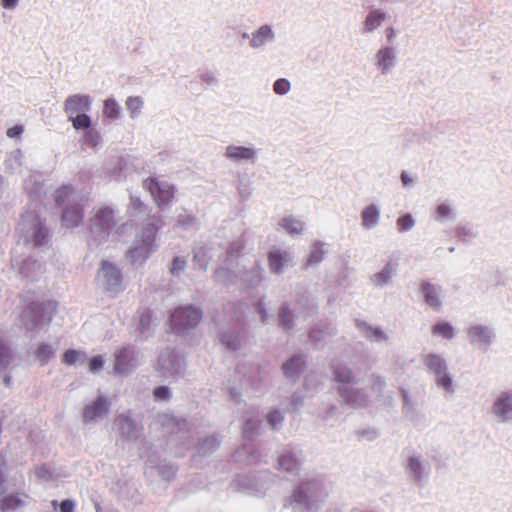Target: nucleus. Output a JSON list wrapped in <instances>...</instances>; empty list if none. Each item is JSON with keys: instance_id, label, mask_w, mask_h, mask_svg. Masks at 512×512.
I'll use <instances>...</instances> for the list:
<instances>
[{"instance_id": "nucleus-47", "label": "nucleus", "mask_w": 512, "mask_h": 512, "mask_svg": "<svg viewBox=\"0 0 512 512\" xmlns=\"http://www.w3.org/2000/svg\"><path fill=\"white\" fill-rule=\"evenodd\" d=\"M186 266V260L181 257H175L172 263L171 272L177 273L184 270Z\"/></svg>"}, {"instance_id": "nucleus-50", "label": "nucleus", "mask_w": 512, "mask_h": 512, "mask_svg": "<svg viewBox=\"0 0 512 512\" xmlns=\"http://www.w3.org/2000/svg\"><path fill=\"white\" fill-rule=\"evenodd\" d=\"M451 213V209L449 207V205L443 203V204H440L437 208V215L439 218H446L450 215Z\"/></svg>"}, {"instance_id": "nucleus-36", "label": "nucleus", "mask_w": 512, "mask_h": 512, "mask_svg": "<svg viewBox=\"0 0 512 512\" xmlns=\"http://www.w3.org/2000/svg\"><path fill=\"white\" fill-rule=\"evenodd\" d=\"M280 325L284 329H290L292 327V314L287 306H283L279 314Z\"/></svg>"}, {"instance_id": "nucleus-39", "label": "nucleus", "mask_w": 512, "mask_h": 512, "mask_svg": "<svg viewBox=\"0 0 512 512\" xmlns=\"http://www.w3.org/2000/svg\"><path fill=\"white\" fill-rule=\"evenodd\" d=\"M100 139V135L97 131L88 129L84 134V143L90 147H95L98 145Z\"/></svg>"}, {"instance_id": "nucleus-38", "label": "nucleus", "mask_w": 512, "mask_h": 512, "mask_svg": "<svg viewBox=\"0 0 512 512\" xmlns=\"http://www.w3.org/2000/svg\"><path fill=\"white\" fill-rule=\"evenodd\" d=\"M414 225V220L410 214H406L397 220V228L400 232L410 230Z\"/></svg>"}, {"instance_id": "nucleus-23", "label": "nucleus", "mask_w": 512, "mask_h": 512, "mask_svg": "<svg viewBox=\"0 0 512 512\" xmlns=\"http://www.w3.org/2000/svg\"><path fill=\"white\" fill-rule=\"evenodd\" d=\"M315 482H306L302 483L293 493L294 501L297 503H307L308 500V492L312 490V488L316 487Z\"/></svg>"}, {"instance_id": "nucleus-60", "label": "nucleus", "mask_w": 512, "mask_h": 512, "mask_svg": "<svg viewBox=\"0 0 512 512\" xmlns=\"http://www.w3.org/2000/svg\"><path fill=\"white\" fill-rule=\"evenodd\" d=\"M261 280H262V276H261V272H260V271L256 272V273L253 275V277L251 278V281H252L255 285L259 284V283L261 282Z\"/></svg>"}, {"instance_id": "nucleus-28", "label": "nucleus", "mask_w": 512, "mask_h": 512, "mask_svg": "<svg viewBox=\"0 0 512 512\" xmlns=\"http://www.w3.org/2000/svg\"><path fill=\"white\" fill-rule=\"evenodd\" d=\"M68 119L72 122V126L76 130H88L91 126V119L88 115H86V113L69 116Z\"/></svg>"}, {"instance_id": "nucleus-15", "label": "nucleus", "mask_w": 512, "mask_h": 512, "mask_svg": "<svg viewBox=\"0 0 512 512\" xmlns=\"http://www.w3.org/2000/svg\"><path fill=\"white\" fill-rule=\"evenodd\" d=\"M494 412L496 415L507 420L512 417V398L507 394H502L494 403Z\"/></svg>"}, {"instance_id": "nucleus-19", "label": "nucleus", "mask_w": 512, "mask_h": 512, "mask_svg": "<svg viewBox=\"0 0 512 512\" xmlns=\"http://www.w3.org/2000/svg\"><path fill=\"white\" fill-rule=\"evenodd\" d=\"M272 37L273 32L271 28L265 25L258 29V31L253 35L250 43L253 47H258L265 44L268 40L272 39Z\"/></svg>"}, {"instance_id": "nucleus-1", "label": "nucleus", "mask_w": 512, "mask_h": 512, "mask_svg": "<svg viewBox=\"0 0 512 512\" xmlns=\"http://www.w3.org/2000/svg\"><path fill=\"white\" fill-rule=\"evenodd\" d=\"M158 229V226L153 223H149L141 229L133 246L126 253L132 264H143L156 250Z\"/></svg>"}, {"instance_id": "nucleus-9", "label": "nucleus", "mask_w": 512, "mask_h": 512, "mask_svg": "<svg viewBox=\"0 0 512 512\" xmlns=\"http://www.w3.org/2000/svg\"><path fill=\"white\" fill-rule=\"evenodd\" d=\"M109 410V403L103 397L99 396L93 403L86 405L83 411V420L91 422L97 418L103 417Z\"/></svg>"}, {"instance_id": "nucleus-25", "label": "nucleus", "mask_w": 512, "mask_h": 512, "mask_svg": "<svg viewBox=\"0 0 512 512\" xmlns=\"http://www.w3.org/2000/svg\"><path fill=\"white\" fill-rule=\"evenodd\" d=\"M385 14L379 11H372L368 14L364 27L366 32H370L380 26L381 22L384 20Z\"/></svg>"}, {"instance_id": "nucleus-20", "label": "nucleus", "mask_w": 512, "mask_h": 512, "mask_svg": "<svg viewBox=\"0 0 512 512\" xmlns=\"http://www.w3.org/2000/svg\"><path fill=\"white\" fill-rule=\"evenodd\" d=\"M396 269V265L393 263H388L384 269L373 276V282L377 286H382L391 279L393 272Z\"/></svg>"}, {"instance_id": "nucleus-22", "label": "nucleus", "mask_w": 512, "mask_h": 512, "mask_svg": "<svg viewBox=\"0 0 512 512\" xmlns=\"http://www.w3.org/2000/svg\"><path fill=\"white\" fill-rule=\"evenodd\" d=\"M305 365V361L302 357H293L288 362L283 364V371L287 376H293L297 374Z\"/></svg>"}, {"instance_id": "nucleus-21", "label": "nucleus", "mask_w": 512, "mask_h": 512, "mask_svg": "<svg viewBox=\"0 0 512 512\" xmlns=\"http://www.w3.org/2000/svg\"><path fill=\"white\" fill-rule=\"evenodd\" d=\"M279 225L291 235L299 234L303 230V223L293 217H284Z\"/></svg>"}, {"instance_id": "nucleus-56", "label": "nucleus", "mask_w": 512, "mask_h": 512, "mask_svg": "<svg viewBox=\"0 0 512 512\" xmlns=\"http://www.w3.org/2000/svg\"><path fill=\"white\" fill-rule=\"evenodd\" d=\"M244 249V243L242 242H237V243H234L231 247V252L230 254L232 253H236V254H240V252Z\"/></svg>"}, {"instance_id": "nucleus-49", "label": "nucleus", "mask_w": 512, "mask_h": 512, "mask_svg": "<svg viewBox=\"0 0 512 512\" xmlns=\"http://www.w3.org/2000/svg\"><path fill=\"white\" fill-rule=\"evenodd\" d=\"M59 508L61 512H74L75 503L70 499H66L61 502Z\"/></svg>"}, {"instance_id": "nucleus-35", "label": "nucleus", "mask_w": 512, "mask_h": 512, "mask_svg": "<svg viewBox=\"0 0 512 512\" xmlns=\"http://www.w3.org/2000/svg\"><path fill=\"white\" fill-rule=\"evenodd\" d=\"M12 358L10 349L0 339V369H5Z\"/></svg>"}, {"instance_id": "nucleus-45", "label": "nucleus", "mask_w": 512, "mask_h": 512, "mask_svg": "<svg viewBox=\"0 0 512 512\" xmlns=\"http://www.w3.org/2000/svg\"><path fill=\"white\" fill-rule=\"evenodd\" d=\"M47 237V231L44 228H39L35 233L33 237L34 245L40 246L42 245Z\"/></svg>"}, {"instance_id": "nucleus-33", "label": "nucleus", "mask_w": 512, "mask_h": 512, "mask_svg": "<svg viewBox=\"0 0 512 512\" xmlns=\"http://www.w3.org/2000/svg\"><path fill=\"white\" fill-rule=\"evenodd\" d=\"M104 114L106 117L115 119L119 115V106L114 99H108L105 101Z\"/></svg>"}, {"instance_id": "nucleus-43", "label": "nucleus", "mask_w": 512, "mask_h": 512, "mask_svg": "<svg viewBox=\"0 0 512 512\" xmlns=\"http://www.w3.org/2000/svg\"><path fill=\"white\" fill-rule=\"evenodd\" d=\"M284 417L282 413L278 410L271 411L267 415L268 423L271 425L272 428H275L278 424H280L283 421Z\"/></svg>"}, {"instance_id": "nucleus-59", "label": "nucleus", "mask_w": 512, "mask_h": 512, "mask_svg": "<svg viewBox=\"0 0 512 512\" xmlns=\"http://www.w3.org/2000/svg\"><path fill=\"white\" fill-rule=\"evenodd\" d=\"M401 180L403 185L405 186L412 182V179L408 176V174L405 171L401 173Z\"/></svg>"}, {"instance_id": "nucleus-27", "label": "nucleus", "mask_w": 512, "mask_h": 512, "mask_svg": "<svg viewBox=\"0 0 512 512\" xmlns=\"http://www.w3.org/2000/svg\"><path fill=\"white\" fill-rule=\"evenodd\" d=\"M432 333L445 339H451L454 336V329L448 322H439L432 327Z\"/></svg>"}, {"instance_id": "nucleus-42", "label": "nucleus", "mask_w": 512, "mask_h": 512, "mask_svg": "<svg viewBox=\"0 0 512 512\" xmlns=\"http://www.w3.org/2000/svg\"><path fill=\"white\" fill-rule=\"evenodd\" d=\"M80 353L74 349L67 350L62 356V362L66 365H73L79 359Z\"/></svg>"}, {"instance_id": "nucleus-61", "label": "nucleus", "mask_w": 512, "mask_h": 512, "mask_svg": "<svg viewBox=\"0 0 512 512\" xmlns=\"http://www.w3.org/2000/svg\"><path fill=\"white\" fill-rule=\"evenodd\" d=\"M386 35H387V38L388 40H392V38L394 37L395 33H394V29L393 28H388L386 30Z\"/></svg>"}, {"instance_id": "nucleus-16", "label": "nucleus", "mask_w": 512, "mask_h": 512, "mask_svg": "<svg viewBox=\"0 0 512 512\" xmlns=\"http://www.w3.org/2000/svg\"><path fill=\"white\" fill-rule=\"evenodd\" d=\"M254 155L255 153L251 148L243 146H228L226 148V156L235 161L253 159Z\"/></svg>"}, {"instance_id": "nucleus-57", "label": "nucleus", "mask_w": 512, "mask_h": 512, "mask_svg": "<svg viewBox=\"0 0 512 512\" xmlns=\"http://www.w3.org/2000/svg\"><path fill=\"white\" fill-rule=\"evenodd\" d=\"M310 339L314 342L319 341L322 338V331L312 330L309 335Z\"/></svg>"}, {"instance_id": "nucleus-63", "label": "nucleus", "mask_w": 512, "mask_h": 512, "mask_svg": "<svg viewBox=\"0 0 512 512\" xmlns=\"http://www.w3.org/2000/svg\"><path fill=\"white\" fill-rule=\"evenodd\" d=\"M249 425H250V421H248V422L246 423V426H245V428H244V433H245V434H247V433H248Z\"/></svg>"}, {"instance_id": "nucleus-7", "label": "nucleus", "mask_w": 512, "mask_h": 512, "mask_svg": "<svg viewBox=\"0 0 512 512\" xmlns=\"http://www.w3.org/2000/svg\"><path fill=\"white\" fill-rule=\"evenodd\" d=\"M424 363L435 374L438 385L444 387L447 391H451L452 379L446 373L444 360L437 354H429L425 356Z\"/></svg>"}, {"instance_id": "nucleus-3", "label": "nucleus", "mask_w": 512, "mask_h": 512, "mask_svg": "<svg viewBox=\"0 0 512 512\" xmlns=\"http://www.w3.org/2000/svg\"><path fill=\"white\" fill-rule=\"evenodd\" d=\"M97 281L101 288L111 295H115L123 290L121 271L114 264L106 260L101 262Z\"/></svg>"}, {"instance_id": "nucleus-37", "label": "nucleus", "mask_w": 512, "mask_h": 512, "mask_svg": "<svg viewBox=\"0 0 512 512\" xmlns=\"http://www.w3.org/2000/svg\"><path fill=\"white\" fill-rule=\"evenodd\" d=\"M324 255V251L322 249V246L319 244H314L312 246L309 258H308V264H316L319 263Z\"/></svg>"}, {"instance_id": "nucleus-11", "label": "nucleus", "mask_w": 512, "mask_h": 512, "mask_svg": "<svg viewBox=\"0 0 512 512\" xmlns=\"http://www.w3.org/2000/svg\"><path fill=\"white\" fill-rule=\"evenodd\" d=\"M135 356L130 348H122L115 354L114 369L120 373H128L135 367Z\"/></svg>"}, {"instance_id": "nucleus-13", "label": "nucleus", "mask_w": 512, "mask_h": 512, "mask_svg": "<svg viewBox=\"0 0 512 512\" xmlns=\"http://www.w3.org/2000/svg\"><path fill=\"white\" fill-rule=\"evenodd\" d=\"M421 291L424 295L425 302L427 305H429L431 308L435 310H439L441 307V301H440V288L429 283V282H422L421 283Z\"/></svg>"}, {"instance_id": "nucleus-24", "label": "nucleus", "mask_w": 512, "mask_h": 512, "mask_svg": "<svg viewBox=\"0 0 512 512\" xmlns=\"http://www.w3.org/2000/svg\"><path fill=\"white\" fill-rule=\"evenodd\" d=\"M54 349L51 345L47 343H42L38 346L35 351V357L41 363V365H45L48 361L53 357Z\"/></svg>"}, {"instance_id": "nucleus-17", "label": "nucleus", "mask_w": 512, "mask_h": 512, "mask_svg": "<svg viewBox=\"0 0 512 512\" xmlns=\"http://www.w3.org/2000/svg\"><path fill=\"white\" fill-rule=\"evenodd\" d=\"M361 218H362V224L364 227H366V228L374 227L375 225H377V223L379 221L378 208L374 204L367 206L363 210Z\"/></svg>"}, {"instance_id": "nucleus-55", "label": "nucleus", "mask_w": 512, "mask_h": 512, "mask_svg": "<svg viewBox=\"0 0 512 512\" xmlns=\"http://www.w3.org/2000/svg\"><path fill=\"white\" fill-rule=\"evenodd\" d=\"M18 0H1V5L6 9H13L16 7Z\"/></svg>"}, {"instance_id": "nucleus-18", "label": "nucleus", "mask_w": 512, "mask_h": 512, "mask_svg": "<svg viewBox=\"0 0 512 512\" xmlns=\"http://www.w3.org/2000/svg\"><path fill=\"white\" fill-rule=\"evenodd\" d=\"M341 397L352 406H359L365 402V398L358 390H348L346 388H339Z\"/></svg>"}, {"instance_id": "nucleus-62", "label": "nucleus", "mask_w": 512, "mask_h": 512, "mask_svg": "<svg viewBox=\"0 0 512 512\" xmlns=\"http://www.w3.org/2000/svg\"><path fill=\"white\" fill-rule=\"evenodd\" d=\"M258 310H259V313L261 314L262 320L264 321L266 319V314H265L262 304H259Z\"/></svg>"}, {"instance_id": "nucleus-46", "label": "nucleus", "mask_w": 512, "mask_h": 512, "mask_svg": "<svg viewBox=\"0 0 512 512\" xmlns=\"http://www.w3.org/2000/svg\"><path fill=\"white\" fill-rule=\"evenodd\" d=\"M104 365L102 356H95L89 362V371L96 372L100 370Z\"/></svg>"}, {"instance_id": "nucleus-14", "label": "nucleus", "mask_w": 512, "mask_h": 512, "mask_svg": "<svg viewBox=\"0 0 512 512\" xmlns=\"http://www.w3.org/2000/svg\"><path fill=\"white\" fill-rule=\"evenodd\" d=\"M470 342L479 345H488L491 342V333L487 327L475 325L468 329Z\"/></svg>"}, {"instance_id": "nucleus-2", "label": "nucleus", "mask_w": 512, "mask_h": 512, "mask_svg": "<svg viewBox=\"0 0 512 512\" xmlns=\"http://www.w3.org/2000/svg\"><path fill=\"white\" fill-rule=\"evenodd\" d=\"M57 310V303H32L22 312V321L28 330H33L40 324H49Z\"/></svg>"}, {"instance_id": "nucleus-6", "label": "nucleus", "mask_w": 512, "mask_h": 512, "mask_svg": "<svg viewBox=\"0 0 512 512\" xmlns=\"http://www.w3.org/2000/svg\"><path fill=\"white\" fill-rule=\"evenodd\" d=\"M114 210L108 206H102L95 209L90 219V229L92 232L107 235L115 224Z\"/></svg>"}, {"instance_id": "nucleus-5", "label": "nucleus", "mask_w": 512, "mask_h": 512, "mask_svg": "<svg viewBox=\"0 0 512 512\" xmlns=\"http://www.w3.org/2000/svg\"><path fill=\"white\" fill-rule=\"evenodd\" d=\"M143 187L150 193L159 208L169 205L174 198L175 186L162 183L156 177H148L145 179L143 181Z\"/></svg>"}, {"instance_id": "nucleus-64", "label": "nucleus", "mask_w": 512, "mask_h": 512, "mask_svg": "<svg viewBox=\"0 0 512 512\" xmlns=\"http://www.w3.org/2000/svg\"><path fill=\"white\" fill-rule=\"evenodd\" d=\"M51 504H52V506H53V508H54V509H56V508H57V506H58V502H57V500H53V501L51 502Z\"/></svg>"}, {"instance_id": "nucleus-41", "label": "nucleus", "mask_w": 512, "mask_h": 512, "mask_svg": "<svg viewBox=\"0 0 512 512\" xmlns=\"http://www.w3.org/2000/svg\"><path fill=\"white\" fill-rule=\"evenodd\" d=\"M142 105L143 102L139 97H129L126 101V106L131 111L132 116L141 109Z\"/></svg>"}, {"instance_id": "nucleus-31", "label": "nucleus", "mask_w": 512, "mask_h": 512, "mask_svg": "<svg viewBox=\"0 0 512 512\" xmlns=\"http://www.w3.org/2000/svg\"><path fill=\"white\" fill-rule=\"evenodd\" d=\"M22 504L21 499L17 495H9L3 498L0 502V510L2 512H7L10 510H15Z\"/></svg>"}, {"instance_id": "nucleus-51", "label": "nucleus", "mask_w": 512, "mask_h": 512, "mask_svg": "<svg viewBox=\"0 0 512 512\" xmlns=\"http://www.w3.org/2000/svg\"><path fill=\"white\" fill-rule=\"evenodd\" d=\"M150 322H151V313H150V311H146L140 317V325H141L142 329L149 327Z\"/></svg>"}, {"instance_id": "nucleus-40", "label": "nucleus", "mask_w": 512, "mask_h": 512, "mask_svg": "<svg viewBox=\"0 0 512 512\" xmlns=\"http://www.w3.org/2000/svg\"><path fill=\"white\" fill-rule=\"evenodd\" d=\"M276 94L284 95L290 90V82L284 78L278 79L273 85Z\"/></svg>"}, {"instance_id": "nucleus-52", "label": "nucleus", "mask_w": 512, "mask_h": 512, "mask_svg": "<svg viewBox=\"0 0 512 512\" xmlns=\"http://www.w3.org/2000/svg\"><path fill=\"white\" fill-rule=\"evenodd\" d=\"M369 331H370V334H368V337H370V338H373L375 340L386 339L383 331H381L378 328H375V329L370 328Z\"/></svg>"}, {"instance_id": "nucleus-44", "label": "nucleus", "mask_w": 512, "mask_h": 512, "mask_svg": "<svg viewBox=\"0 0 512 512\" xmlns=\"http://www.w3.org/2000/svg\"><path fill=\"white\" fill-rule=\"evenodd\" d=\"M222 342L226 345L227 348L231 350H236L240 346V341L238 336H222Z\"/></svg>"}, {"instance_id": "nucleus-12", "label": "nucleus", "mask_w": 512, "mask_h": 512, "mask_svg": "<svg viewBox=\"0 0 512 512\" xmlns=\"http://www.w3.org/2000/svg\"><path fill=\"white\" fill-rule=\"evenodd\" d=\"M267 259L270 270L278 274L282 272L283 267L287 264L289 256L286 251L275 248L269 251Z\"/></svg>"}, {"instance_id": "nucleus-48", "label": "nucleus", "mask_w": 512, "mask_h": 512, "mask_svg": "<svg viewBox=\"0 0 512 512\" xmlns=\"http://www.w3.org/2000/svg\"><path fill=\"white\" fill-rule=\"evenodd\" d=\"M154 396L160 400L168 399L170 396L169 389L166 386H159L154 390Z\"/></svg>"}, {"instance_id": "nucleus-29", "label": "nucleus", "mask_w": 512, "mask_h": 512, "mask_svg": "<svg viewBox=\"0 0 512 512\" xmlns=\"http://www.w3.org/2000/svg\"><path fill=\"white\" fill-rule=\"evenodd\" d=\"M279 467L287 472L297 471L299 463L296 458L290 454L282 455L279 458Z\"/></svg>"}, {"instance_id": "nucleus-26", "label": "nucleus", "mask_w": 512, "mask_h": 512, "mask_svg": "<svg viewBox=\"0 0 512 512\" xmlns=\"http://www.w3.org/2000/svg\"><path fill=\"white\" fill-rule=\"evenodd\" d=\"M393 58H394V55H393L392 49H390V48L382 49L377 54L378 65L384 71H386L387 69H389L392 66Z\"/></svg>"}, {"instance_id": "nucleus-32", "label": "nucleus", "mask_w": 512, "mask_h": 512, "mask_svg": "<svg viewBox=\"0 0 512 512\" xmlns=\"http://www.w3.org/2000/svg\"><path fill=\"white\" fill-rule=\"evenodd\" d=\"M115 421L119 425L123 434L130 435L134 431L135 424L130 417L126 415H119Z\"/></svg>"}, {"instance_id": "nucleus-54", "label": "nucleus", "mask_w": 512, "mask_h": 512, "mask_svg": "<svg viewBox=\"0 0 512 512\" xmlns=\"http://www.w3.org/2000/svg\"><path fill=\"white\" fill-rule=\"evenodd\" d=\"M23 132V128L21 126H13L7 130V136L10 138H14L19 136Z\"/></svg>"}, {"instance_id": "nucleus-4", "label": "nucleus", "mask_w": 512, "mask_h": 512, "mask_svg": "<svg viewBox=\"0 0 512 512\" xmlns=\"http://www.w3.org/2000/svg\"><path fill=\"white\" fill-rule=\"evenodd\" d=\"M202 318V312L192 306L179 307L174 310L170 321L172 329L176 333H182L195 327Z\"/></svg>"}, {"instance_id": "nucleus-58", "label": "nucleus", "mask_w": 512, "mask_h": 512, "mask_svg": "<svg viewBox=\"0 0 512 512\" xmlns=\"http://www.w3.org/2000/svg\"><path fill=\"white\" fill-rule=\"evenodd\" d=\"M131 205L134 209H142L145 207L144 203L139 198L131 197Z\"/></svg>"}, {"instance_id": "nucleus-30", "label": "nucleus", "mask_w": 512, "mask_h": 512, "mask_svg": "<svg viewBox=\"0 0 512 512\" xmlns=\"http://www.w3.org/2000/svg\"><path fill=\"white\" fill-rule=\"evenodd\" d=\"M334 378L340 383H350L353 380V373L346 367H333Z\"/></svg>"}, {"instance_id": "nucleus-53", "label": "nucleus", "mask_w": 512, "mask_h": 512, "mask_svg": "<svg viewBox=\"0 0 512 512\" xmlns=\"http://www.w3.org/2000/svg\"><path fill=\"white\" fill-rule=\"evenodd\" d=\"M409 467L415 474L420 475L421 464L417 459L411 458L409 460Z\"/></svg>"}, {"instance_id": "nucleus-10", "label": "nucleus", "mask_w": 512, "mask_h": 512, "mask_svg": "<svg viewBox=\"0 0 512 512\" xmlns=\"http://www.w3.org/2000/svg\"><path fill=\"white\" fill-rule=\"evenodd\" d=\"M84 209L81 205L67 206L62 213V225L66 228H75L83 222Z\"/></svg>"}, {"instance_id": "nucleus-34", "label": "nucleus", "mask_w": 512, "mask_h": 512, "mask_svg": "<svg viewBox=\"0 0 512 512\" xmlns=\"http://www.w3.org/2000/svg\"><path fill=\"white\" fill-rule=\"evenodd\" d=\"M73 193L74 189L69 185H64L60 187L55 195V200L57 204H63Z\"/></svg>"}, {"instance_id": "nucleus-8", "label": "nucleus", "mask_w": 512, "mask_h": 512, "mask_svg": "<svg viewBox=\"0 0 512 512\" xmlns=\"http://www.w3.org/2000/svg\"><path fill=\"white\" fill-rule=\"evenodd\" d=\"M91 108L88 95L75 94L69 96L64 102V111L69 116L86 113Z\"/></svg>"}]
</instances>
